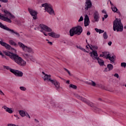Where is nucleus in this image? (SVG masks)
<instances>
[{
  "label": "nucleus",
  "mask_w": 126,
  "mask_h": 126,
  "mask_svg": "<svg viewBox=\"0 0 126 126\" xmlns=\"http://www.w3.org/2000/svg\"><path fill=\"white\" fill-rule=\"evenodd\" d=\"M8 108V107L5 105H4L2 107V109H3L5 111V112H7Z\"/></svg>",
  "instance_id": "36"
},
{
  "label": "nucleus",
  "mask_w": 126,
  "mask_h": 126,
  "mask_svg": "<svg viewBox=\"0 0 126 126\" xmlns=\"http://www.w3.org/2000/svg\"><path fill=\"white\" fill-rule=\"evenodd\" d=\"M116 59L115 56H112V57L110 56L109 60L110 61V63H115V60Z\"/></svg>",
  "instance_id": "26"
},
{
  "label": "nucleus",
  "mask_w": 126,
  "mask_h": 126,
  "mask_svg": "<svg viewBox=\"0 0 126 126\" xmlns=\"http://www.w3.org/2000/svg\"><path fill=\"white\" fill-rule=\"evenodd\" d=\"M34 121L36 122L37 123H39V121L37 119H34Z\"/></svg>",
  "instance_id": "60"
},
{
  "label": "nucleus",
  "mask_w": 126,
  "mask_h": 126,
  "mask_svg": "<svg viewBox=\"0 0 126 126\" xmlns=\"http://www.w3.org/2000/svg\"><path fill=\"white\" fill-rule=\"evenodd\" d=\"M99 57H101V58H103V57H104V54H103V53H102V54H100V55H99Z\"/></svg>",
  "instance_id": "56"
},
{
  "label": "nucleus",
  "mask_w": 126,
  "mask_h": 126,
  "mask_svg": "<svg viewBox=\"0 0 126 126\" xmlns=\"http://www.w3.org/2000/svg\"><path fill=\"white\" fill-rule=\"evenodd\" d=\"M41 6L45 8V10L48 12L50 15H55V11L53 8V6L49 3L42 4Z\"/></svg>",
  "instance_id": "6"
},
{
  "label": "nucleus",
  "mask_w": 126,
  "mask_h": 126,
  "mask_svg": "<svg viewBox=\"0 0 126 126\" xmlns=\"http://www.w3.org/2000/svg\"><path fill=\"white\" fill-rule=\"evenodd\" d=\"M91 33H90V32H88L87 33V35L88 36H90V35H91Z\"/></svg>",
  "instance_id": "54"
},
{
  "label": "nucleus",
  "mask_w": 126,
  "mask_h": 126,
  "mask_svg": "<svg viewBox=\"0 0 126 126\" xmlns=\"http://www.w3.org/2000/svg\"><path fill=\"white\" fill-rule=\"evenodd\" d=\"M0 95H4V94L0 90Z\"/></svg>",
  "instance_id": "50"
},
{
  "label": "nucleus",
  "mask_w": 126,
  "mask_h": 126,
  "mask_svg": "<svg viewBox=\"0 0 126 126\" xmlns=\"http://www.w3.org/2000/svg\"><path fill=\"white\" fill-rule=\"evenodd\" d=\"M107 67L108 69V70L111 71V70H113V68H114V66H113V64L111 63H109L107 65Z\"/></svg>",
  "instance_id": "28"
},
{
  "label": "nucleus",
  "mask_w": 126,
  "mask_h": 126,
  "mask_svg": "<svg viewBox=\"0 0 126 126\" xmlns=\"http://www.w3.org/2000/svg\"><path fill=\"white\" fill-rule=\"evenodd\" d=\"M64 70H65L66 72H67V73H68L69 75L71 76V74L70 73V72L66 68H64Z\"/></svg>",
  "instance_id": "39"
},
{
  "label": "nucleus",
  "mask_w": 126,
  "mask_h": 126,
  "mask_svg": "<svg viewBox=\"0 0 126 126\" xmlns=\"http://www.w3.org/2000/svg\"><path fill=\"white\" fill-rule=\"evenodd\" d=\"M94 18L95 22H98L99 21V19H100V16H99V13H98V11H94Z\"/></svg>",
  "instance_id": "19"
},
{
  "label": "nucleus",
  "mask_w": 126,
  "mask_h": 126,
  "mask_svg": "<svg viewBox=\"0 0 126 126\" xmlns=\"http://www.w3.org/2000/svg\"><path fill=\"white\" fill-rule=\"evenodd\" d=\"M104 18L106 19V18H108V15L107 14H105V15H104Z\"/></svg>",
  "instance_id": "53"
},
{
  "label": "nucleus",
  "mask_w": 126,
  "mask_h": 126,
  "mask_svg": "<svg viewBox=\"0 0 126 126\" xmlns=\"http://www.w3.org/2000/svg\"><path fill=\"white\" fill-rule=\"evenodd\" d=\"M0 28L2 29H3L4 30H6V31H9V32H11L12 34H15L17 37H20V34L18 32L3 25V24H2V23H1V22H0Z\"/></svg>",
  "instance_id": "8"
},
{
  "label": "nucleus",
  "mask_w": 126,
  "mask_h": 126,
  "mask_svg": "<svg viewBox=\"0 0 126 126\" xmlns=\"http://www.w3.org/2000/svg\"><path fill=\"white\" fill-rule=\"evenodd\" d=\"M48 44H50V45H51V46H52V45H53V42H51V41H48Z\"/></svg>",
  "instance_id": "55"
},
{
  "label": "nucleus",
  "mask_w": 126,
  "mask_h": 126,
  "mask_svg": "<svg viewBox=\"0 0 126 126\" xmlns=\"http://www.w3.org/2000/svg\"><path fill=\"white\" fill-rule=\"evenodd\" d=\"M98 100H99V101H102V98H98Z\"/></svg>",
  "instance_id": "64"
},
{
  "label": "nucleus",
  "mask_w": 126,
  "mask_h": 126,
  "mask_svg": "<svg viewBox=\"0 0 126 126\" xmlns=\"http://www.w3.org/2000/svg\"><path fill=\"white\" fill-rule=\"evenodd\" d=\"M23 56L28 62H29V61L35 62V58H34L32 55H30L27 53H24L23 54Z\"/></svg>",
  "instance_id": "10"
},
{
  "label": "nucleus",
  "mask_w": 126,
  "mask_h": 126,
  "mask_svg": "<svg viewBox=\"0 0 126 126\" xmlns=\"http://www.w3.org/2000/svg\"><path fill=\"white\" fill-rule=\"evenodd\" d=\"M108 46H112V41H109L108 43Z\"/></svg>",
  "instance_id": "52"
},
{
  "label": "nucleus",
  "mask_w": 126,
  "mask_h": 126,
  "mask_svg": "<svg viewBox=\"0 0 126 126\" xmlns=\"http://www.w3.org/2000/svg\"><path fill=\"white\" fill-rule=\"evenodd\" d=\"M39 27L41 28L40 32L43 33L45 36H48V34L46 33V32H52V30L50 27L44 25L40 24ZM45 31V32H44Z\"/></svg>",
  "instance_id": "7"
},
{
  "label": "nucleus",
  "mask_w": 126,
  "mask_h": 126,
  "mask_svg": "<svg viewBox=\"0 0 126 126\" xmlns=\"http://www.w3.org/2000/svg\"><path fill=\"white\" fill-rule=\"evenodd\" d=\"M93 60H97L98 63L100 66H103L105 63V62H104L103 60H101L99 57H93Z\"/></svg>",
  "instance_id": "15"
},
{
  "label": "nucleus",
  "mask_w": 126,
  "mask_h": 126,
  "mask_svg": "<svg viewBox=\"0 0 126 126\" xmlns=\"http://www.w3.org/2000/svg\"><path fill=\"white\" fill-rule=\"evenodd\" d=\"M103 39L105 40L108 39V34H107V32H104L103 34Z\"/></svg>",
  "instance_id": "33"
},
{
  "label": "nucleus",
  "mask_w": 126,
  "mask_h": 126,
  "mask_svg": "<svg viewBox=\"0 0 126 126\" xmlns=\"http://www.w3.org/2000/svg\"><path fill=\"white\" fill-rule=\"evenodd\" d=\"M0 1L1 2H4V3H7V2H8V0H0Z\"/></svg>",
  "instance_id": "38"
},
{
  "label": "nucleus",
  "mask_w": 126,
  "mask_h": 126,
  "mask_svg": "<svg viewBox=\"0 0 126 126\" xmlns=\"http://www.w3.org/2000/svg\"><path fill=\"white\" fill-rule=\"evenodd\" d=\"M2 58H4L6 60H8V58L6 57L5 56H4V57H2Z\"/></svg>",
  "instance_id": "57"
},
{
  "label": "nucleus",
  "mask_w": 126,
  "mask_h": 126,
  "mask_svg": "<svg viewBox=\"0 0 126 126\" xmlns=\"http://www.w3.org/2000/svg\"><path fill=\"white\" fill-rule=\"evenodd\" d=\"M77 49H79L80 50H81V51H83V52H84V53H89V52L85 50V49L81 47L80 45H77Z\"/></svg>",
  "instance_id": "27"
},
{
  "label": "nucleus",
  "mask_w": 126,
  "mask_h": 126,
  "mask_svg": "<svg viewBox=\"0 0 126 126\" xmlns=\"http://www.w3.org/2000/svg\"><path fill=\"white\" fill-rule=\"evenodd\" d=\"M102 54H103L104 57H106V56H107V52H102Z\"/></svg>",
  "instance_id": "49"
},
{
  "label": "nucleus",
  "mask_w": 126,
  "mask_h": 126,
  "mask_svg": "<svg viewBox=\"0 0 126 126\" xmlns=\"http://www.w3.org/2000/svg\"><path fill=\"white\" fill-rule=\"evenodd\" d=\"M75 96L76 98H77L79 100H81V101H82V102H84V103L88 105V106H90V107L93 108V109L94 111V112H101V111H102L101 109L94 106V104L90 102V101L87 100L86 98L83 97L82 96L77 94H76Z\"/></svg>",
  "instance_id": "2"
},
{
  "label": "nucleus",
  "mask_w": 126,
  "mask_h": 126,
  "mask_svg": "<svg viewBox=\"0 0 126 126\" xmlns=\"http://www.w3.org/2000/svg\"><path fill=\"white\" fill-rule=\"evenodd\" d=\"M122 67H126V63H122L121 64Z\"/></svg>",
  "instance_id": "37"
},
{
  "label": "nucleus",
  "mask_w": 126,
  "mask_h": 126,
  "mask_svg": "<svg viewBox=\"0 0 126 126\" xmlns=\"http://www.w3.org/2000/svg\"><path fill=\"white\" fill-rule=\"evenodd\" d=\"M6 112L7 113H9V114H12V113H13V111L12 110V108H10L9 107H8Z\"/></svg>",
  "instance_id": "32"
},
{
  "label": "nucleus",
  "mask_w": 126,
  "mask_h": 126,
  "mask_svg": "<svg viewBox=\"0 0 126 126\" xmlns=\"http://www.w3.org/2000/svg\"><path fill=\"white\" fill-rule=\"evenodd\" d=\"M113 30L117 32H123L124 30V26L121 21L115 20L113 22Z\"/></svg>",
  "instance_id": "4"
},
{
  "label": "nucleus",
  "mask_w": 126,
  "mask_h": 126,
  "mask_svg": "<svg viewBox=\"0 0 126 126\" xmlns=\"http://www.w3.org/2000/svg\"><path fill=\"white\" fill-rule=\"evenodd\" d=\"M82 31H83V29L80 26L72 28L69 31L70 36L72 37L74 35H80L82 33Z\"/></svg>",
  "instance_id": "5"
},
{
  "label": "nucleus",
  "mask_w": 126,
  "mask_h": 126,
  "mask_svg": "<svg viewBox=\"0 0 126 126\" xmlns=\"http://www.w3.org/2000/svg\"><path fill=\"white\" fill-rule=\"evenodd\" d=\"M27 118H29V119H31L30 115L27 113H26V115H25Z\"/></svg>",
  "instance_id": "44"
},
{
  "label": "nucleus",
  "mask_w": 126,
  "mask_h": 126,
  "mask_svg": "<svg viewBox=\"0 0 126 126\" xmlns=\"http://www.w3.org/2000/svg\"><path fill=\"white\" fill-rule=\"evenodd\" d=\"M104 20H105V18L104 17H102V21H104Z\"/></svg>",
  "instance_id": "63"
},
{
  "label": "nucleus",
  "mask_w": 126,
  "mask_h": 126,
  "mask_svg": "<svg viewBox=\"0 0 126 126\" xmlns=\"http://www.w3.org/2000/svg\"><path fill=\"white\" fill-rule=\"evenodd\" d=\"M42 73L43 75H44L43 77V78L44 81H46V80H47V81H50V82H51V80H52V79H51V75H48L45 73V72L44 71H43Z\"/></svg>",
  "instance_id": "14"
},
{
  "label": "nucleus",
  "mask_w": 126,
  "mask_h": 126,
  "mask_svg": "<svg viewBox=\"0 0 126 126\" xmlns=\"http://www.w3.org/2000/svg\"><path fill=\"white\" fill-rule=\"evenodd\" d=\"M66 83H67V84H69V80H67Z\"/></svg>",
  "instance_id": "58"
},
{
  "label": "nucleus",
  "mask_w": 126,
  "mask_h": 126,
  "mask_svg": "<svg viewBox=\"0 0 126 126\" xmlns=\"http://www.w3.org/2000/svg\"><path fill=\"white\" fill-rule=\"evenodd\" d=\"M50 107L53 109H56V108H58L59 105H58V103H56L55 101L51 100L50 101Z\"/></svg>",
  "instance_id": "21"
},
{
  "label": "nucleus",
  "mask_w": 126,
  "mask_h": 126,
  "mask_svg": "<svg viewBox=\"0 0 126 126\" xmlns=\"http://www.w3.org/2000/svg\"><path fill=\"white\" fill-rule=\"evenodd\" d=\"M3 68L4 69H6V70H9L10 71V72H11L12 73V71H13V69L11 68H10V66H6V65H3Z\"/></svg>",
  "instance_id": "25"
},
{
  "label": "nucleus",
  "mask_w": 126,
  "mask_h": 126,
  "mask_svg": "<svg viewBox=\"0 0 126 126\" xmlns=\"http://www.w3.org/2000/svg\"><path fill=\"white\" fill-rule=\"evenodd\" d=\"M18 45L20 48H21L23 49L24 52H28V53H33V50H32V48L28 47L27 46L24 45V44L19 42L18 43Z\"/></svg>",
  "instance_id": "9"
},
{
  "label": "nucleus",
  "mask_w": 126,
  "mask_h": 126,
  "mask_svg": "<svg viewBox=\"0 0 126 126\" xmlns=\"http://www.w3.org/2000/svg\"><path fill=\"white\" fill-rule=\"evenodd\" d=\"M12 73L18 77H22V76H23V72L16 69H14L12 72Z\"/></svg>",
  "instance_id": "11"
},
{
  "label": "nucleus",
  "mask_w": 126,
  "mask_h": 126,
  "mask_svg": "<svg viewBox=\"0 0 126 126\" xmlns=\"http://www.w3.org/2000/svg\"><path fill=\"white\" fill-rule=\"evenodd\" d=\"M94 30L96 32H97V33H99V34H102V33H104V30H102L101 29H99L97 28L94 29Z\"/></svg>",
  "instance_id": "30"
},
{
  "label": "nucleus",
  "mask_w": 126,
  "mask_h": 126,
  "mask_svg": "<svg viewBox=\"0 0 126 126\" xmlns=\"http://www.w3.org/2000/svg\"><path fill=\"white\" fill-rule=\"evenodd\" d=\"M92 7V2L91 0H87L85 3V9L88 10L89 8Z\"/></svg>",
  "instance_id": "12"
},
{
  "label": "nucleus",
  "mask_w": 126,
  "mask_h": 126,
  "mask_svg": "<svg viewBox=\"0 0 126 126\" xmlns=\"http://www.w3.org/2000/svg\"><path fill=\"white\" fill-rule=\"evenodd\" d=\"M19 113L21 117H25L26 113L23 110H19Z\"/></svg>",
  "instance_id": "31"
},
{
  "label": "nucleus",
  "mask_w": 126,
  "mask_h": 126,
  "mask_svg": "<svg viewBox=\"0 0 126 126\" xmlns=\"http://www.w3.org/2000/svg\"><path fill=\"white\" fill-rule=\"evenodd\" d=\"M114 76H115V77H116L117 78H119V74L118 73H115L114 75Z\"/></svg>",
  "instance_id": "43"
},
{
  "label": "nucleus",
  "mask_w": 126,
  "mask_h": 126,
  "mask_svg": "<svg viewBox=\"0 0 126 126\" xmlns=\"http://www.w3.org/2000/svg\"><path fill=\"white\" fill-rule=\"evenodd\" d=\"M7 126H17L12 124H7Z\"/></svg>",
  "instance_id": "45"
},
{
  "label": "nucleus",
  "mask_w": 126,
  "mask_h": 126,
  "mask_svg": "<svg viewBox=\"0 0 126 126\" xmlns=\"http://www.w3.org/2000/svg\"><path fill=\"white\" fill-rule=\"evenodd\" d=\"M0 44L1 46L4 47L7 50H10V49H11V46H10V45L2 41H0Z\"/></svg>",
  "instance_id": "18"
},
{
  "label": "nucleus",
  "mask_w": 126,
  "mask_h": 126,
  "mask_svg": "<svg viewBox=\"0 0 126 126\" xmlns=\"http://www.w3.org/2000/svg\"><path fill=\"white\" fill-rule=\"evenodd\" d=\"M28 10L32 16L33 17V19H37V12L31 8H29Z\"/></svg>",
  "instance_id": "13"
},
{
  "label": "nucleus",
  "mask_w": 126,
  "mask_h": 126,
  "mask_svg": "<svg viewBox=\"0 0 126 126\" xmlns=\"http://www.w3.org/2000/svg\"><path fill=\"white\" fill-rule=\"evenodd\" d=\"M90 24V21L89 20V17H88V15H86L84 19L85 27H87V26H89Z\"/></svg>",
  "instance_id": "17"
},
{
  "label": "nucleus",
  "mask_w": 126,
  "mask_h": 126,
  "mask_svg": "<svg viewBox=\"0 0 126 126\" xmlns=\"http://www.w3.org/2000/svg\"><path fill=\"white\" fill-rule=\"evenodd\" d=\"M50 82L55 86L56 89H59V88H60V82L57 81L56 80H50Z\"/></svg>",
  "instance_id": "16"
},
{
  "label": "nucleus",
  "mask_w": 126,
  "mask_h": 126,
  "mask_svg": "<svg viewBox=\"0 0 126 126\" xmlns=\"http://www.w3.org/2000/svg\"><path fill=\"white\" fill-rule=\"evenodd\" d=\"M90 55H91V57L92 59H93V58H97V57H98V53L96 50H93L92 52H90Z\"/></svg>",
  "instance_id": "22"
},
{
  "label": "nucleus",
  "mask_w": 126,
  "mask_h": 126,
  "mask_svg": "<svg viewBox=\"0 0 126 126\" xmlns=\"http://www.w3.org/2000/svg\"><path fill=\"white\" fill-rule=\"evenodd\" d=\"M101 12H102V13H104L105 14H107V12H106V10H102L101 11Z\"/></svg>",
  "instance_id": "48"
},
{
  "label": "nucleus",
  "mask_w": 126,
  "mask_h": 126,
  "mask_svg": "<svg viewBox=\"0 0 126 126\" xmlns=\"http://www.w3.org/2000/svg\"><path fill=\"white\" fill-rule=\"evenodd\" d=\"M105 57H106V59L107 60H108V59L109 60L111 56H110V54H108L106 55V56Z\"/></svg>",
  "instance_id": "41"
},
{
  "label": "nucleus",
  "mask_w": 126,
  "mask_h": 126,
  "mask_svg": "<svg viewBox=\"0 0 126 126\" xmlns=\"http://www.w3.org/2000/svg\"><path fill=\"white\" fill-rule=\"evenodd\" d=\"M89 49V47H88V46L87 45L86 46V50H88Z\"/></svg>",
  "instance_id": "59"
},
{
  "label": "nucleus",
  "mask_w": 126,
  "mask_h": 126,
  "mask_svg": "<svg viewBox=\"0 0 126 126\" xmlns=\"http://www.w3.org/2000/svg\"><path fill=\"white\" fill-rule=\"evenodd\" d=\"M108 71H109V69L108 68V67L105 68L104 70V72H107Z\"/></svg>",
  "instance_id": "42"
},
{
  "label": "nucleus",
  "mask_w": 126,
  "mask_h": 126,
  "mask_svg": "<svg viewBox=\"0 0 126 126\" xmlns=\"http://www.w3.org/2000/svg\"><path fill=\"white\" fill-rule=\"evenodd\" d=\"M63 44H66V45H68V41L67 40H65L63 41Z\"/></svg>",
  "instance_id": "46"
},
{
  "label": "nucleus",
  "mask_w": 126,
  "mask_h": 126,
  "mask_svg": "<svg viewBox=\"0 0 126 126\" xmlns=\"http://www.w3.org/2000/svg\"><path fill=\"white\" fill-rule=\"evenodd\" d=\"M3 12H4V15H2L1 13H0V19L5 22H8V23H11L12 21L10 19L6 17V15H9L11 18H15L14 15L11 14L9 11H7V10H3Z\"/></svg>",
  "instance_id": "3"
},
{
  "label": "nucleus",
  "mask_w": 126,
  "mask_h": 126,
  "mask_svg": "<svg viewBox=\"0 0 126 126\" xmlns=\"http://www.w3.org/2000/svg\"><path fill=\"white\" fill-rule=\"evenodd\" d=\"M9 43L10 45H12V46H14V47H18V45L15 43L13 40H10L9 41Z\"/></svg>",
  "instance_id": "29"
},
{
  "label": "nucleus",
  "mask_w": 126,
  "mask_h": 126,
  "mask_svg": "<svg viewBox=\"0 0 126 126\" xmlns=\"http://www.w3.org/2000/svg\"><path fill=\"white\" fill-rule=\"evenodd\" d=\"M81 21H83V16H81L80 19L78 20V22H81Z\"/></svg>",
  "instance_id": "40"
},
{
  "label": "nucleus",
  "mask_w": 126,
  "mask_h": 126,
  "mask_svg": "<svg viewBox=\"0 0 126 126\" xmlns=\"http://www.w3.org/2000/svg\"><path fill=\"white\" fill-rule=\"evenodd\" d=\"M0 56H1V57H4V55H3V54H2V52H1V51H0Z\"/></svg>",
  "instance_id": "51"
},
{
  "label": "nucleus",
  "mask_w": 126,
  "mask_h": 126,
  "mask_svg": "<svg viewBox=\"0 0 126 126\" xmlns=\"http://www.w3.org/2000/svg\"><path fill=\"white\" fill-rule=\"evenodd\" d=\"M109 2H110V3L111 6H113V5H114V4H113V3H112V1H111L110 0H108V2H109Z\"/></svg>",
  "instance_id": "47"
},
{
  "label": "nucleus",
  "mask_w": 126,
  "mask_h": 126,
  "mask_svg": "<svg viewBox=\"0 0 126 126\" xmlns=\"http://www.w3.org/2000/svg\"><path fill=\"white\" fill-rule=\"evenodd\" d=\"M3 53L5 56L9 57L10 59H11V60L14 61L16 63H17V64L20 66H25V65H26V62L24 61V60L22 59L21 57H19L18 55L11 53L9 51H3Z\"/></svg>",
  "instance_id": "1"
},
{
  "label": "nucleus",
  "mask_w": 126,
  "mask_h": 126,
  "mask_svg": "<svg viewBox=\"0 0 126 126\" xmlns=\"http://www.w3.org/2000/svg\"><path fill=\"white\" fill-rule=\"evenodd\" d=\"M39 28H35L34 30H37V29H39Z\"/></svg>",
  "instance_id": "62"
},
{
  "label": "nucleus",
  "mask_w": 126,
  "mask_h": 126,
  "mask_svg": "<svg viewBox=\"0 0 126 126\" xmlns=\"http://www.w3.org/2000/svg\"><path fill=\"white\" fill-rule=\"evenodd\" d=\"M48 33V35L52 38H60V34H57L54 32H50Z\"/></svg>",
  "instance_id": "20"
},
{
  "label": "nucleus",
  "mask_w": 126,
  "mask_h": 126,
  "mask_svg": "<svg viewBox=\"0 0 126 126\" xmlns=\"http://www.w3.org/2000/svg\"><path fill=\"white\" fill-rule=\"evenodd\" d=\"M88 46L90 47V50H92V47H91L89 44H88Z\"/></svg>",
  "instance_id": "61"
},
{
  "label": "nucleus",
  "mask_w": 126,
  "mask_h": 126,
  "mask_svg": "<svg viewBox=\"0 0 126 126\" xmlns=\"http://www.w3.org/2000/svg\"><path fill=\"white\" fill-rule=\"evenodd\" d=\"M87 84L88 85H91V86H93L94 87H95L98 85V84H96L95 82L93 81V80H89V81L86 82Z\"/></svg>",
  "instance_id": "24"
},
{
  "label": "nucleus",
  "mask_w": 126,
  "mask_h": 126,
  "mask_svg": "<svg viewBox=\"0 0 126 126\" xmlns=\"http://www.w3.org/2000/svg\"><path fill=\"white\" fill-rule=\"evenodd\" d=\"M20 90H21L22 91H26V90H27V89H26V87L22 86V87H20Z\"/></svg>",
  "instance_id": "35"
},
{
  "label": "nucleus",
  "mask_w": 126,
  "mask_h": 126,
  "mask_svg": "<svg viewBox=\"0 0 126 126\" xmlns=\"http://www.w3.org/2000/svg\"><path fill=\"white\" fill-rule=\"evenodd\" d=\"M70 88H72L73 89H76L77 88V87L74 85L70 84L69 85Z\"/></svg>",
  "instance_id": "34"
},
{
  "label": "nucleus",
  "mask_w": 126,
  "mask_h": 126,
  "mask_svg": "<svg viewBox=\"0 0 126 126\" xmlns=\"http://www.w3.org/2000/svg\"><path fill=\"white\" fill-rule=\"evenodd\" d=\"M111 9L112 11L114 12H116V13H118L119 15H121V12L118 9V8L113 5V6H111Z\"/></svg>",
  "instance_id": "23"
}]
</instances>
